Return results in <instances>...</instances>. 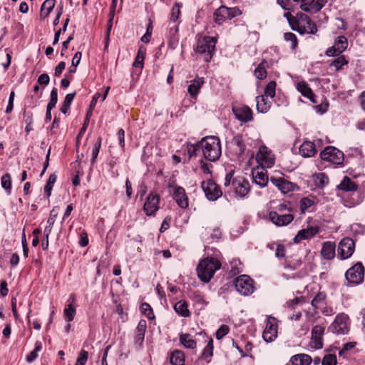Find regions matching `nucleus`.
I'll list each match as a JSON object with an SVG mask.
<instances>
[{
    "label": "nucleus",
    "mask_w": 365,
    "mask_h": 365,
    "mask_svg": "<svg viewBox=\"0 0 365 365\" xmlns=\"http://www.w3.org/2000/svg\"><path fill=\"white\" fill-rule=\"evenodd\" d=\"M224 187L227 189V192H235L240 198H244L250 190L249 180L242 175L234 178V170H231L226 175Z\"/></svg>",
    "instance_id": "obj_1"
},
{
    "label": "nucleus",
    "mask_w": 365,
    "mask_h": 365,
    "mask_svg": "<svg viewBox=\"0 0 365 365\" xmlns=\"http://www.w3.org/2000/svg\"><path fill=\"white\" fill-rule=\"evenodd\" d=\"M204 158L209 161H215L221 155V145L220 139L216 136H207L199 143Z\"/></svg>",
    "instance_id": "obj_2"
},
{
    "label": "nucleus",
    "mask_w": 365,
    "mask_h": 365,
    "mask_svg": "<svg viewBox=\"0 0 365 365\" xmlns=\"http://www.w3.org/2000/svg\"><path fill=\"white\" fill-rule=\"evenodd\" d=\"M220 267L221 262L217 259L207 257L199 262L197 267V276L201 281L207 283Z\"/></svg>",
    "instance_id": "obj_3"
},
{
    "label": "nucleus",
    "mask_w": 365,
    "mask_h": 365,
    "mask_svg": "<svg viewBox=\"0 0 365 365\" xmlns=\"http://www.w3.org/2000/svg\"><path fill=\"white\" fill-rule=\"evenodd\" d=\"M289 23L292 29L301 34H315L317 31L315 24L311 19L303 13H298L296 18H290Z\"/></svg>",
    "instance_id": "obj_4"
},
{
    "label": "nucleus",
    "mask_w": 365,
    "mask_h": 365,
    "mask_svg": "<svg viewBox=\"0 0 365 365\" xmlns=\"http://www.w3.org/2000/svg\"><path fill=\"white\" fill-rule=\"evenodd\" d=\"M255 159L260 167L272 168L275 163L274 155L265 145H259Z\"/></svg>",
    "instance_id": "obj_5"
},
{
    "label": "nucleus",
    "mask_w": 365,
    "mask_h": 365,
    "mask_svg": "<svg viewBox=\"0 0 365 365\" xmlns=\"http://www.w3.org/2000/svg\"><path fill=\"white\" fill-rule=\"evenodd\" d=\"M241 14L240 10L237 7L228 8L221 6L214 13L215 22L219 25L222 24L227 19H232Z\"/></svg>",
    "instance_id": "obj_6"
},
{
    "label": "nucleus",
    "mask_w": 365,
    "mask_h": 365,
    "mask_svg": "<svg viewBox=\"0 0 365 365\" xmlns=\"http://www.w3.org/2000/svg\"><path fill=\"white\" fill-rule=\"evenodd\" d=\"M320 158L324 161L336 165H341L344 162V153L333 146H328L320 153Z\"/></svg>",
    "instance_id": "obj_7"
},
{
    "label": "nucleus",
    "mask_w": 365,
    "mask_h": 365,
    "mask_svg": "<svg viewBox=\"0 0 365 365\" xmlns=\"http://www.w3.org/2000/svg\"><path fill=\"white\" fill-rule=\"evenodd\" d=\"M365 269L361 262H357L349 268L345 273V277L349 283L361 284L364 278Z\"/></svg>",
    "instance_id": "obj_8"
},
{
    "label": "nucleus",
    "mask_w": 365,
    "mask_h": 365,
    "mask_svg": "<svg viewBox=\"0 0 365 365\" xmlns=\"http://www.w3.org/2000/svg\"><path fill=\"white\" fill-rule=\"evenodd\" d=\"M201 187L209 200L215 201L222 194L220 187L212 180L203 181Z\"/></svg>",
    "instance_id": "obj_9"
},
{
    "label": "nucleus",
    "mask_w": 365,
    "mask_h": 365,
    "mask_svg": "<svg viewBox=\"0 0 365 365\" xmlns=\"http://www.w3.org/2000/svg\"><path fill=\"white\" fill-rule=\"evenodd\" d=\"M348 321L347 315L341 314L336 317L334 321L329 327L331 332L338 334H345L348 333Z\"/></svg>",
    "instance_id": "obj_10"
},
{
    "label": "nucleus",
    "mask_w": 365,
    "mask_h": 365,
    "mask_svg": "<svg viewBox=\"0 0 365 365\" xmlns=\"http://www.w3.org/2000/svg\"><path fill=\"white\" fill-rule=\"evenodd\" d=\"M355 249L354 240L349 237L343 238L338 247V254L341 259H346L350 257Z\"/></svg>",
    "instance_id": "obj_11"
},
{
    "label": "nucleus",
    "mask_w": 365,
    "mask_h": 365,
    "mask_svg": "<svg viewBox=\"0 0 365 365\" xmlns=\"http://www.w3.org/2000/svg\"><path fill=\"white\" fill-rule=\"evenodd\" d=\"M277 336V324L276 319L269 317L267 319L266 327L262 333V337L266 342L273 341Z\"/></svg>",
    "instance_id": "obj_12"
},
{
    "label": "nucleus",
    "mask_w": 365,
    "mask_h": 365,
    "mask_svg": "<svg viewBox=\"0 0 365 365\" xmlns=\"http://www.w3.org/2000/svg\"><path fill=\"white\" fill-rule=\"evenodd\" d=\"M236 290L242 295L249 296L251 291V278L250 276L242 274L235 280Z\"/></svg>",
    "instance_id": "obj_13"
},
{
    "label": "nucleus",
    "mask_w": 365,
    "mask_h": 365,
    "mask_svg": "<svg viewBox=\"0 0 365 365\" xmlns=\"http://www.w3.org/2000/svg\"><path fill=\"white\" fill-rule=\"evenodd\" d=\"M160 197L157 194L150 193L144 203L143 210L146 215L151 216L159 209Z\"/></svg>",
    "instance_id": "obj_14"
},
{
    "label": "nucleus",
    "mask_w": 365,
    "mask_h": 365,
    "mask_svg": "<svg viewBox=\"0 0 365 365\" xmlns=\"http://www.w3.org/2000/svg\"><path fill=\"white\" fill-rule=\"evenodd\" d=\"M267 168L257 166L252 168V182H255L259 187H265L268 183V175Z\"/></svg>",
    "instance_id": "obj_15"
},
{
    "label": "nucleus",
    "mask_w": 365,
    "mask_h": 365,
    "mask_svg": "<svg viewBox=\"0 0 365 365\" xmlns=\"http://www.w3.org/2000/svg\"><path fill=\"white\" fill-rule=\"evenodd\" d=\"M324 327L316 325L312 329L311 346L316 349H320L323 347L322 341V336L324 333Z\"/></svg>",
    "instance_id": "obj_16"
},
{
    "label": "nucleus",
    "mask_w": 365,
    "mask_h": 365,
    "mask_svg": "<svg viewBox=\"0 0 365 365\" xmlns=\"http://www.w3.org/2000/svg\"><path fill=\"white\" fill-rule=\"evenodd\" d=\"M269 220L277 226H285L289 225L293 220L292 214L278 213L277 212H270L269 215Z\"/></svg>",
    "instance_id": "obj_17"
},
{
    "label": "nucleus",
    "mask_w": 365,
    "mask_h": 365,
    "mask_svg": "<svg viewBox=\"0 0 365 365\" xmlns=\"http://www.w3.org/2000/svg\"><path fill=\"white\" fill-rule=\"evenodd\" d=\"M173 195L179 207L182 209L188 207V197L183 187L178 185L173 186Z\"/></svg>",
    "instance_id": "obj_18"
},
{
    "label": "nucleus",
    "mask_w": 365,
    "mask_h": 365,
    "mask_svg": "<svg viewBox=\"0 0 365 365\" xmlns=\"http://www.w3.org/2000/svg\"><path fill=\"white\" fill-rule=\"evenodd\" d=\"M270 181L273 183L283 194H287L293 191L297 185L282 178H271Z\"/></svg>",
    "instance_id": "obj_19"
},
{
    "label": "nucleus",
    "mask_w": 365,
    "mask_h": 365,
    "mask_svg": "<svg viewBox=\"0 0 365 365\" xmlns=\"http://www.w3.org/2000/svg\"><path fill=\"white\" fill-rule=\"evenodd\" d=\"M232 111L236 118L242 122H248L251 120V110L248 106H235Z\"/></svg>",
    "instance_id": "obj_20"
},
{
    "label": "nucleus",
    "mask_w": 365,
    "mask_h": 365,
    "mask_svg": "<svg viewBox=\"0 0 365 365\" xmlns=\"http://www.w3.org/2000/svg\"><path fill=\"white\" fill-rule=\"evenodd\" d=\"M319 231L318 227H311L307 229H302L298 232L294 238L295 243H299L303 240H307L317 235Z\"/></svg>",
    "instance_id": "obj_21"
},
{
    "label": "nucleus",
    "mask_w": 365,
    "mask_h": 365,
    "mask_svg": "<svg viewBox=\"0 0 365 365\" xmlns=\"http://www.w3.org/2000/svg\"><path fill=\"white\" fill-rule=\"evenodd\" d=\"M58 210H59L58 207H54L50 212L49 217L48 218L47 222H46L47 225L45 227L44 230H43V235H44L45 238H48L50 234L51 233L53 226L54 225V222L56 221V219L58 213Z\"/></svg>",
    "instance_id": "obj_22"
},
{
    "label": "nucleus",
    "mask_w": 365,
    "mask_h": 365,
    "mask_svg": "<svg viewBox=\"0 0 365 365\" xmlns=\"http://www.w3.org/2000/svg\"><path fill=\"white\" fill-rule=\"evenodd\" d=\"M317 153V149L314 143L311 141H304L299 147V153L302 157L310 158Z\"/></svg>",
    "instance_id": "obj_23"
},
{
    "label": "nucleus",
    "mask_w": 365,
    "mask_h": 365,
    "mask_svg": "<svg viewBox=\"0 0 365 365\" xmlns=\"http://www.w3.org/2000/svg\"><path fill=\"white\" fill-rule=\"evenodd\" d=\"M297 88L302 96L309 98L312 103H316L314 100L315 95L305 81L299 82L297 85Z\"/></svg>",
    "instance_id": "obj_24"
},
{
    "label": "nucleus",
    "mask_w": 365,
    "mask_h": 365,
    "mask_svg": "<svg viewBox=\"0 0 365 365\" xmlns=\"http://www.w3.org/2000/svg\"><path fill=\"white\" fill-rule=\"evenodd\" d=\"M335 243L331 242H324L321 251L322 257L326 259H331L335 256Z\"/></svg>",
    "instance_id": "obj_25"
},
{
    "label": "nucleus",
    "mask_w": 365,
    "mask_h": 365,
    "mask_svg": "<svg viewBox=\"0 0 365 365\" xmlns=\"http://www.w3.org/2000/svg\"><path fill=\"white\" fill-rule=\"evenodd\" d=\"M204 84V78L197 76L188 86L187 91L192 98H196L200 89Z\"/></svg>",
    "instance_id": "obj_26"
},
{
    "label": "nucleus",
    "mask_w": 365,
    "mask_h": 365,
    "mask_svg": "<svg viewBox=\"0 0 365 365\" xmlns=\"http://www.w3.org/2000/svg\"><path fill=\"white\" fill-rule=\"evenodd\" d=\"M256 107L259 113H265L269 110L271 102L267 101L265 96H259L256 97Z\"/></svg>",
    "instance_id": "obj_27"
},
{
    "label": "nucleus",
    "mask_w": 365,
    "mask_h": 365,
    "mask_svg": "<svg viewBox=\"0 0 365 365\" xmlns=\"http://www.w3.org/2000/svg\"><path fill=\"white\" fill-rule=\"evenodd\" d=\"M337 188L346 192H353L357 190L358 186L348 176H344L340 184L337 185Z\"/></svg>",
    "instance_id": "obj_28"
},
{
    "label": "nucleus",
    "mask_w": 365,
    "mask_h": 365,
    "mask_svg": "<svg viewBox=\"0 0 365 365\" xmlns=\"http://www.w3.org/2000/svg\"><path fill=\"white\" fill-rule=\"evenodd\" d=\"M290 361L293 365H309L312 359L308 354H299L293 356Z\"/></svg>",
    "instance_id": "obj_29"
},
{
    "label": "nucleus",
    "mask_w": 365,
    "mask_h": 365,
    "mask_svg": "<svg viewBox=\"0 0 365 365\" xmlns=\"http://www.w3.org/2000/svg\"><path fill=\"white\" fill-rule=\"evenodd\" d=\"M75 300V296L74 294H71L69 297L68 301L70 303L68 304V306L64 309V316L68 322H71L73 320L74 317L76 315V309L72 304L73 302H74Z\"/></svg>",
    "instance_id": "obj_30"
},
{
    "label": "nucleus",
    "mask_w": 365,
    "mask_h": 365,
    "mask_svg": "<svg viewBox=\"0 0 365 365\" xmlns=\"http://www.w3.org/2000/svg\"><path fill=\"white\" fill-rule=\"evenodd\" d=\"M195 52L203 56L206 62H209L212 58L215 47H195Z\"/></svg>",
    "instance_id": "obj_31"
},
{
    "label": "nucleus",
    "mask_w": 365,
    "mask_h": 365,
    "mask_svg": "<svg viewBox=\"0 0 365 365\" xmlns=\"http://www.w3.org/2000/svg\"><path fill=\"white\" fill-rule=\"evenodd\" d=\"M56 0H46L41 8L40 16L42 19L46 18L53 10Z\"/></svg>",
    "instance_id": "obj_32"
},
{
    "label": "nucleus",
    "mask_w": 365,
    "mask_h": 365,
    "mask_svg": "<svg viewBox=\"0 0 365 365\" xmlns=\"http://www.w3.org/2000/svg\"><path fill=\"white\" fill-rule=\"evenodd\" d=\"M145 47H140L139 50H138V54L135 57V59L133 63V66L135 68V69H139V71H140L143 68V61H144V59H145Z\"/></svg>",
    "instance_id": "obj_33"
},
{
    "label": "nucleus",
    "mask_w": 365,
    "mask_h": 365,
    "mask_svg": "<svg viewBox=\"0 0 365 365\" xmlns=\"http://www.w3.org/2000/svg\"><path fill=\"white\" fill-rule=\"evenodd\" d=\"M180 341L185 348L193 349L196 347V341L190 334H181Z\"/></svg>",
    "instance_id": "obj_34"
},
{
    "label": "nucleus",
    "mask_w": 365,
    "mask_h": 365,
    "mask_svg": "<svg viewBox=\"0 0 365 365\" xmlns=\"http://www.w3.org/2000/svg\"><path fill=\"white\" fill-rule=\"evenodd\" d=\"M170 361L173 365H185V355L183 352L180 350L173 351Z\"/></svg>",
    "instance_id": "obj_35"
},
{
    "label": "nucleus",
    "mask_w": 365,
    "mask_h": 365,
    "mask_svg": "<svg viewBox=\"0 0 365 365\" xmlns=\"http://www.w3.org/2000/svg\"><path fill=\"white\" fill-rule=\"evenodd\" d=\"M250 138L247 134L238 135L235 137L234 142L239 147L240 153H244L246 148V144L248 143Z\"/></svg>",
    "instance_id": "obj_36"
},
{
    "label": "nucleus",
    "mask_w": 365,
    "mask_h": 365,
    "mask_svg": "<svg viewBox=\"0 0 365 365\" xmlns=\"http://www.w3.org/2000/svg\"><path fill=\"white\" fill-rule=\"evenodd\" d=\"M178 24L177 23H170L168 35L170 38V45L178 43Z\"/></svg>",
    "instance_id": "obj_37"
},
{
    "label": "nucleus",
    "mask_w": 365,
    "mask_h": 365,
    "mask_svg": "<svg viewBox=\"0 0 365 365\" xmlns=\"http://www.w3.org/2000/svg\"><path fill=\"white\" fill-rule=\"evenodd\" d=\"M267 62L265 61H262L254 71V75L257 79H264L267 77V73L266 68Z\"/></svg>",
    "instance_id": "obj_38"
},
{
    "label": "nucleus",
    "mask_w": 365,
    "mask_h": 365,
    "mask_svg": "<svg viewBox=\"0 0 365 365\" xmlns=\"http://www.w3.org/2000/svg\"><path fill=\"white\" fill-rule=\"evenodd\" d=\"M213 354V341L212 339H209L207 346L203 349L201 355V359L205 360L207 363L210 361V358Z\"/></svg>",
    "instance_id": "obj_39"
},
{
    "label": "nucleus",
    "mask_w": 365,
    "mask_h": 365,
    "mask_svg": "<svg viewBox=\"0 0 365 365\" xmlns=\"http://www.w3.org/2000/svg\"><path fill=\"white\" fill-rule=\"evenodd\" d=\"M174 309L182 317H188L190 315L187 304L185 301L181 300L177 302L174 306Z\"/></svg>",
    "instance_id": "obj_40"
},
{
    "label": "nucleus",
    "mask_w": 365,
    "mask_h": 365,
    "mask_svg": "<svg viewBox=\"0 0 365 365\" xmlns=\"http://www.w3.org/2000/svg\"><path fill=\"white\" fill-rule=\"evenodd\" d=\"M41 349H42L41 342L39 341H36L34 349L32 351H31L26 356V361L28 363H31L34 361H35L38 357V352L41 351Z\"/></svg>",
    "instance_id": "obj_41"
},
{
    "label": "nucleus",
    "mask_w": 365,
    "mask_h": 365,
    "mask_svg": "<svg viewBox=\"0 0 365 365\" xmlns=\"http://www.w3.org/2000/svg\"><path fill=\"white\" fill-rule=\"evenodd\" d=\"M300 7L303 11L307 12H316L321 9H318L315 0H308L307 3L302 4Z\"/></svg>",
    "instance_id": "obj_42"
},
{
    "label": "nucleus",
    "mask_w": 365,
    "mask_h": 365,
    "mask_svg": "<svg viewBox=\"0 0 365 365\" xmlns=\"http://www.w3.org/2000/svg\"><path fill=\"white\" fill-rule=\"evenodd\" d=\"M1 184L8 195L11 192V178L9 174H5L1 177Z\"/></svg>",
    "instance_id": "obj_43"
},
{
    "label": "nucleus",
    "mask_w": 365,
    "mask_h": 365,
    "mask_svg": "<svg viewBox=\"0 0 365 365\" xmlns=\"http://www.w3.org/2000/svg\"><path fill=\"white\" fill-rule=\"evenodd\" d=\"M76 96V93H68L66 96L63 105L61 108V111L66 114L70 108V106Z\"/></svg>",
    "instance_id": "obj_44"
},
{
    "label": "nucleus",
    "mask_w": 365,
    "mask_h": 365,
    "mask_svg": "<svg viewBox=\"0 0 365 365\" xmlns=\"http://www.w3.org/2000/svg\"><path fill=\"white\" fill-rule=\"evenodd\" d=\"M180 7L181 4L179 3H175L174 4L171 9L170 23H177L180 15Z\"/></svg>",
    "instance_id": "obj_45"
},
{
    "label": "nucleus",
    "mask_w": 365,
    "mask_h": 365,
    "mask_svg": "<svg viewBox=\"0 0 365 365\" xmlns=\"http://www.w3.org/2000/svg\"><path fill=\"white\" fill-rule=\"evenodd\" d=\"M276 83L274 81H270L266 86L264 90L265 98L269 97L273 98L275 96Z\"/></svg>",
    "instance_id": "obj_46"
},
{
    "label": "nucleus",
    "mask_w": 365,
    "mask_h": 365,
    "mask_svg": "<svg viewBox=\"0 0 365 365\" xmlns=\"http://www.w3.org/2000/svg\"><path fill=\"white\" fill-rule=\"evenodd\" d=\"M140 311L149 319H153L155 318L153 309L149 304L145 302L143 303L140 306Z\"/></svg>",
    "instance_id": "obj_47"
},
{
    "label": "nucleus",
    "mask_w": 365,
    "mask_h": 365,
    "mask_svg": "<svg viewBox=\"0 0 365 365\" xmlns=\"http://www.w3.org/2000/svg\"><path fill=\"white\" fill-rule=\"evenodd\" d=\"M56 180V176L54 174H52L49 176L48 182L44 187V192L46 194L47 197H49L51 194V190L53 184Z\"/></svg>",
    "instance_id": "obj_48"
},
{
    "label": "nucleus",
    "mask_w": 365,
    "mask_h": 365,
    "mask_svg": "<svg viewBox=\"0 0 365 365\" xmlns=\"http://www.w3.org/2000/svg\"><path fill=\"white\" fill-rule=\"evenodd\" d=\"M153 21H151L150 19H149V24L146 29V33L141 38V41L144 43H148L150 41L151 34L153 32Z\"/></svg>",
    "instance_id": "obj_49"
},
{
    "label": "nucleus",
    "mask_w": 365,
    "mask_h": 365,
    "mask_svg": "<svg viewBox=\"0 0 365 365\" xmlns=\"http://www.w3.org/2000/svg\"><path fill=\"white\" fill-rule=\"evenodd\" d=\"M101 146V138H98L97 141L95 143L94 146L92 149V158H91V164L93 165L96 163V160L98 155L100 148Z\"/></svg>",
    "instance_id": "obj_50"
},
{
    "label": "nucleus",
    "mask_w": 365,
    "mask_h": 365,
    "mask_svg": "<svg viewBox=\"0 0 365 365\" xmlns=\"http://www.w3.org/2000/svg\"><path fill=\"white\" fill-rule=\"evenodd\" d=\"M348 61L346 60L344 56H340L331 63V66L335 68L336 71L339 70L344 65L347 64Z\"/></svg>",
    "instance_id": "obj_51"
},
{
    "label": "nucleus",
    "mask_w": 365,
    "mask_h": 365,
    "mask_svg": "<svg viewBox=\"0 0 365 365\" xmlns=\"http://www.w3.org/2000/svg\"><path fill=\"white\" fill-rule=\"evenodd\" d=\"M346 47H329L326 51V55L328 56H336L341 53Z\"/></svg>",
    "instance_id": "obj_52"
},
{
    "label": "nucleus",
    "mask_w": 365,
    "mask_h": 365,
    "mask_svg": "<svg viewBox=\"0 0 365 365\" xmlns=\"http://www.w3.org/2000/svg\"><path fill=\"white\" fill-rule=\"evenodd\" d=\"M58 101V93L57 89L56 88H53L51 92V98L50 101L48 102L47 105V108H49V109H53Z\"/></svg>",
    "instance_id": "obj_53"
},
{
    "label": "nucleus",
    "mask_w": 365,
    "mask_h": 365,
    "mask_svg": "<svg viewBox=\"0 0 365 365\" xmlns=\"http://www.w3.org/2000/svg\"><path fill=\"white\" fill-rule=\"evenodd\" d=\"M314 205L313 200L304 197L300 200V210L304 213L306 210Z\"/></svg>",
    "instance_id": "obj_54"
},
{
    "label": "nucleus",
    "mask_w": 365,
    "mask_h": 365,
    "mask_svg": "<svg viewBox=\"0 0 365 365\" xmlns=\"http://www.w3.org/2000/svg\"><path fill=\"white\" fill-rule=\"evenodd\" d=\"M325 294L322 292L318 293L312 301V305L315 308L317 309L319 305L324 302L325 299Z\"/></svg>",
    "instance_id": "obj_55"
},
{
    "label": "nucleus",
    "mask_w": 365,
    "mask_h": 365,
    "mask_svg": "<svg viewBox=\"0 0 365 365\" xmlns=\"http://www.w3.org/2000/svg\"><path fill=\"white\" fill-rule=\"evenodd\" d=\"M336 356L334 354H327L322 359V365H336Z\"/></svg>",
    "instance_id": "obj_56"
},
{
    "label": "nucleus",
    "mask_w": 365,
    "mask_h": 365,
    "mask_svg": "<svg viewBox=\"0 0 365 365\" xmlns=\"http://www.w3.org/2000/svg\"><path fill=\"white\" fill-rule=\"evenodd\" d=\"M88 354L85 350H81L77 359L76 365H85L88 360Z\"/></svg>",
    "instance_id": "obj_57"
},
{
    "label": "nucleus",
    "mask_w": 365,
    "mask_h": 365,
    "mask_svg": "<svg viewBox=\"0 0 365 365\" xmlns=\"http://www.w3.org/2000/svg\"><path fill=\"white\" fill-rule=\"evenodd\" d=\"M329 181L328 177L324 173H319L316 175V184L317 185L323 186L327 184Z\"/></svg>",
    "instance_id": "obj_58"
},
{
    "label": "nucleus",
    "mask_w": 365,
    "mask_h": 365,
    "mask_svg": "<svg viewBox=\"0 0 365 365\" xmlns=\"http://www.w3.org/2000/svg\"><path fill=\"white\" fill-rule=\"evenodd\" d=\"M217 43V38L215 36H204L201 46H215Z\"/></svg>",
    "instance_id": "obj_59"
},
{
    "label": "nucleus",
    "mask_w": 365,
    "mask_h": 365,
    "mask_svg": "<svg viewBox=\"0 0 365 365\" xmlns=\"http://www.w3.org/2000/svg\"><path fill=\"white\" fill-rule=\"evenodd\" d=\"M201 150L200 146L197 144H188L187 145V153L190 158L197 155V151Z\"/></svg>",
    "instance_id": "obj_60"
},
{
    "label": "nucleus",
    "mask_w": 365,
    "mask_h": 365,
    "mask_svg": "<svg viewBox=\"0 0 365 365\" xmlns=\"http://www.w3.org/2000/svg\"><path fill=\"white\" fill-rule=\"evenodd\" d=\"M229 331V327L227 325H222L216 331V338L217 339H222Z\"/></svg>",
    "instance_id": "obj_61"
},
{
    "label": "nucleus",
    "mask_w": 365,
    "mask_h": 365,
    "mask_svg": "<svg viewBox=\"0 0 365 365\" xmlns=\"http://www.w3.org/2000/svg\"><path fill=\"white\" fill-rule=\"evenodd\" d=\"M284 39L287 42H290L291 46H297V40L296 36L292 33H285Z\"/></svg>",
    "instance_id": "obj_62"
},
{
    "label": "nucleus",
    "mask_w": 365,
    "mask_h": 365,
    "mask_svg": "<svg viewBox=\"0 0 365 365\" xmlns=\"http://www.w3.org/2000/svg\"><path fill=\"white\" fill-rule=\"evenodd\" d=\"M50 81V78L48 74L43 73L38 78V83L41 85H48Z\"/></svg>",
    "instance_id": "obj_63"
},
{
    "label": "nucleus",
    "mask_w": 365,
    "mask_h": 365,
    "mask_svg": "<svg viewBox=\"0 0 365 365\" xmlns=\"http://www.w3.org/2000/svg\"><path fill=\"white\" fill-rule=\"evenodd\" d=\"M275 256L277 257H284L285 256V247L283 245H277Z\"/></svg>",
    "instance_id": "obj_64"
}]
</instances>
